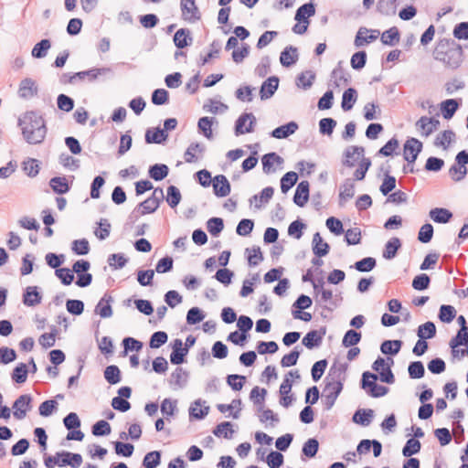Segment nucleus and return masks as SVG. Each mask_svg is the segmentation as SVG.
I'll list each match as a JSON object with an SVG mask.
<instances>
[{
	"instance_id": "obj_1",
	"label": "nucleus",
	"mask_w": 468,
	"mask_h": 468,
	"mask_svg": "<svg viewBox=\"0 0 468 468\" xmlns=\"http://www.w3.org/2000/svg\"><path fill=\"white\" fill-rule=\"evenodd\" d=\"M463 57V47L450 38L440 39L433 51L434 59L452 69H456L462 65Z\"/></svg>"
},
{
	"instance_id": "obj_2",
	"label": "nucleus",
	"mask_w": 468,
	"mask_h": 468,
	"mask_svg": "<svg viewBox=\"0 0 468 468\" xmlns=\"http://www.w3.org/2000/svg\"><path fill=\"white\" fill-rule=\"evenodd\" d=\"M25 140L31 144H40L47 134L44 118L37 112H27L18 121Z\"/></svg>"
},
{
	"instance_id": "obj_3",
	"label": "nucleus",
	"mask_w": 468,
	"mask_h": 468,
	"mask_svg": "<svg viewBox=\"0 0 468 468\" xmlns=\"http://www.w3.org/2000/svg\"><path fill=\"white\" fill-rule=\"evenodd\" d=\"M338 374L337 376L331 377V373L325 378V386L323 391V403L324 405V410H329L335 405L338 396L343 390V380L341 375L344 374L346 370V365H339L337 368Z\"/></svg>"
},
{
	"instance_id": "obj_4",
	"label": "nucleus",
	"mask_w": 468,
	"mask_h": 468,
	"mask_svg": "<svg viewBox=\"0 0 468 468\" xmlns=\"http://www.w3.org/2000/svg\"><path fill=\"white\" fill-rule=\"evenodd\" d=\"M256 118L251 112L242 113L235 122V134L237 136L244 133H250L254 131Z\"/></svg>"
},
{
	"instance_id": "obj_5",
	"label": "nucleus",
	"mask_w": 468,
	"mask_h": 468,
	"mask_svg": "<svg viewBox=\"0 0 468 468\" xmlns=\"http://www.w3.org/2000/svg\"><path fill=\"white\" fill-rule=\"evenodd\" d=\"M182 18L186 21L195 23L201 18L200 11L196 0H180Z\"/></svg>"
},
{
	"instance_id": "obj_6",
	"label": "nucleus",
	"mask_w": 468,
	"mask_h": 468,
	"mask_svg": "<svg viewBox=\"0 0 468 468\" xmlns=\"http://www.w3.org/2000/svg\"><path fill=\"white\" fill-rule=\"evenodd\" d=\"M422 150V143L416 138H410L404 144V159L413 164Z\"/></svg>"
},
{
	"instance_id": "obj_7",
	"label": "nucleus",
	"mask_w": 468,
	"mask_h": 468,
	"mask_svg": "<svg viewBox=\"0 0 468 468\" xmlns=\"http://www.w3.org/2000/svg\"><path fill=\"white\" fill-rule=\"evenodd\" d=\"M32 398L28 394L19 396L13 404L14 417L22 420L26 417L27 411L30 410Z\"/></svg>"
},
{
	"instance_id": "obj_8",
	"label": "nucleus",
	"mask_w": 468,
	"mask_h": 468,
	"mask_svg": "<svg viewBox=\"0 0 468 468\" xmlns=\"http://www.w3.org/2000/svg\"><path fill=\"white\" fill-rule=\"evenodd\" d=\"M331 85L335 88H340L341 86H346L350 81V75L343 67V62L339 61L336 67L333 69L331 73Z\"/></svg>"
},
{
	"instance_id": "obj_9",
	"label": "nucleus",
	"mask_w": 468,
	"mask_h": 468,
	"mask_svg": "<svg viewBox=\"0 0 468 468\" xmlns=\"http://www.w3.org/2000/svg\"><path fill=\"white\" fill-rule=\"evenodd\" d=\"M326 334V328L321 327L319 330H312L308 332L302 340L303 345L308 348L313 349L322 344L323 338Z\"/></svg>"
},
{
	"instance_id": "obj_10",
	"label": "nucleus",
	"mask_w": 468,
	"mask_h": 468,
	"mask_svg": "<svg viewBox=\"0 0 468 468\" xmlns=\"http://www.w3.org/2000/svg\"><path fill=\"white\" fill-rule=\"evenodd\" d=\"M378 36V30H369L366 27H360L356 35L354 44L356 48H360L375 41Z\"/></svg>"
},
{
	"instance_id": "obj_11",
	"label": "nucleus",
	"mask_w": 468,
	"mask_h": 468,
	"mask_svg": "<svg viewBox=\"0 0 468 468\" xmlns=\"http://www.w3.org/2000/svg\"><path fill=\"white\" fill-rule=\"evenodd\" d=\"M38 88L37 82L31 78H26L21 80L18 88V96L22 99H30L37 95Z\"/></svg>"
},
{
	"instance_id": "obj_12",
	"label": "nucleus",
	"mask_w": 468,
	"mask_h": 468,
	"mask_svg": "<svg viewBox=\"0 0 468 468\" xmlns=\"http://www.w3.org/2000/svg\"><path fill=\"white\" fill-rule=\"evenodd\" d=\"M213 192L218 197L229 195L231 187L228 178L224 175H218L213 178Z\"/></svg>"
},
{
	"instance_id": "obj_13",
	"label": "nucleus",
	"mask_w": 468,
	"mask_h": 468,
	"mask_svg": "<svg viewBox=\"0 0 468 468\" xmlns=\"http://www.w3.org/2000/svg\"><path fill=\"white\" fill-rule=\"evenodd\" d=\"M284 160L282 156H280L275 152L265 154L261 157L262 170L266 175L271 174L275 172L273 168L274 164L278 166H281L283 164Z\"/></svg>"
},
{
	"instance_id": "obj_14",
	"label": "nucleus",
	"mask_w": 468,
	"mask_h": 468,
	"mask_svg": "<svg viewBox=\"0 0 468 468\" xmlns=\"http://www.w3.org/2000/svg\"><path fill=\"white\" fill-rule=\"evenodd\" d=\"M279 78L276 76L269 77L264 80L260 88V96L262 101L271 98L279 87Z\"/></svg>"
},
{
	"instance_id": "obj_15",
	"label": "nucleus",
	"mask_w": 468,
	"mask_h": 468,
	"mask_svg": "<svg viewBox=\"0 0 468 468\" xmlns=\"http://www.w3.org/2000/svg\"><path fill=\"white\" fill-rule=\"evenodd\" d=\"M111 68L103 67V68H92L88 70L79 71L72 75V78H77L79 80H83L86 78L89 81L92 82L96 80L100 76L105 75L107 73H111Z\"/></svg>"
},
{
	"instance_id": "obj_16",
	"label": "nucleus",
	"mask_w": 468,
	"mask_h": 468,
	"mask_svg": "<svg viewBox=\"0 0 468 468\" xmlns=\"http://www.w3.org/2000/svg\"><path fill=\"white\" fill-rule=\"evenodd\" d=\"M310 185L306 180L301 181L295 190L293 196V202L303 207L309 199Z\"/></svg>"
},
{
	"instance_id": "obj_17",
	"label": "nucleus",
	"mask_w": 468,
	"mask_h": 468,
	"mask_svg": "<svg viewBox=\"0 0 468 468\" xmlns=\"http://www.w3.org/2000/svg\"><path fill=\"white\" fill-rule=\"evenodd\" d=\"M113 302V297L110 294H104L99 301L95 307V313L101 318H109L112 315V308L111 303Z\"/></svg>"
},
{
	"instance_id": "obj_18",
	"label": "nucleus",
	"mask_w": 468,
	"mask_h": 468,
	"mask_svg": "<svg viewBox=\"0 0 468 468\" xmlns=\"http://www.w3.org/2000/svg\"><path fill=\"white\" fill-rule=\"evenodd\" d=\"M189 374L184 368L177 367L171 374L169 383L176 388H183L186 386Z\"/></svg>"
},
{
	"instance_id": "obj_19",
	"label": "nucleus",
	"mask_w": 468,
	"mask_h": 468,
	"mask_svg": "<svg viewBox=\"0 0 468 468\" xmlns=\"http://www.w3.org/2000/svg\"><path fill=\"white\" fill-rule=\"evenodd\" d=\"M375 412L371 409H358L353 415L352 420L356 424L367 427L372 422Z\"/></svg>"
},
{
	"instance_id": "obj_20",
	"label": "nucleus",
	"mask_w": 468,
	"mask_h": 468,
	"mask_svg": "<svg viewBox=\"0 0 468 468\" xmlns=\"http://www.w3.org/2000/svg\"><path fill=\"white\" fill-rule=\"evenodd\" d=\"M315 14V6L312 2L301 5L295 13L294 19L299 23L309 25V17Z\"/></svg>"
},
{
	"instance_id": "obj_21",
	"label": "nucleus",
	"mask_w": 468,
	"mask_h": 468,
	"mask_svg": "<svg viewBox=\"0 0 468 468\" xmlns=\"http://www.w3.org/2000/svg\"><path fill=\"white\" fill-rule=\"evenodd\" d=\"M298 49L295 47H286L280 55V62L283 67H291L298 60Z\"/></svg>"
},
{
	"instance_id": "obj_22",
	"label": "nucleus",
	"mask_w": 468,
	"mask_h": 468,
	"mask_svg": "<svg viewBox=\"0 0 468 468\" xmlns=\"http://www.w3.org/2000/svg\"><path fill=\"white\" fill-rule=\"evenodd\" d=\"M42 297L37 286H28L23 294V303L27 306H35L41 303Z\"/></svg>"
},
{
	"instance_id": "obj_23",
	"label": "nucleus",
	"mask_w": 468,
	"mask_h": 468,
	"mask_svg": "<svg viewBox=\"0 0 468 468\" xmlns=\"http://www.w3.org/2000/svg\"><path fill=\"white\" fill-rule=\"evenodd\" d=\"M298 129V124L295 122H290L286 124L281 125L275 128L271 133V136L276 139H284L293 134Z\"/></svg>"
},
{
	"instance_id": "obj_24",
	"label": "nucleus",
	"mask_w": 468,
	"mask_h": 468,
	"mask_svg": "<svg viewBox=\"0 0 468 468\" xmlns=\"http://www.w3.org/2000/svg\"><path fill=\"white\" fill-rule=\"evenodd\" d=\"M365 153V148L363 146H356V145H351L348 146L345 152H344V157L345 159L342 161L343 165L346 167H353L355 165V161H352L351 159L355 156V154L357 155V157H363Z\"/></svg>"
},
{
	"instance_id": "obj_25",
	"label": "nucleus",
	"mask_w": 468,
	"mask_h": 468,
	"mask_svg": "<svg viewBox=\"0 0 468 468\" xmlns=\"http://www.w3.org/2000/svg\"><path fill=\"white\" fill-rule=\"evenodd\" d=\"M330 246L324 242L319 232L314 234L313 237V252L317 257H324L328 254Z\"/></svg>"
},
{
	"instance_id": "obj_26",
	"label": "nucleus",
	"mask_w": 468,
	"mask_h": 468,
	"mask_svg": "<svg viewBox=\"0 0 468 468\" xmlns=\"http://www.w3.org/2000/svg\"><path fill=\"white\" fill-rule=\"evenodd\" d=\"M192 37L187 28H180L174 35V43L177 48H185L192 43Z\"/></svg>"
},
{
	"instance_id": "obj_27",
	"label": "nucleus",
	"mask_w": 468,
	"mask_h": 468,
	"mask_svg": "<svg viewBox=\"0 0 468 468\" xmlns=\"http://www.w3.org/2000/svg\"><path fill=\"white\" fill-rule=\"evenodd\" d=\"M167 137L166 132L159 127L147 129L145 133V142L147 144H163Z\"/></svg>"
},
{
	"instance_id": "obj_28",
	"label": "nucleus",
	"mask_w": 468,
	"mask_h": 468,
	"mask_svg": "<svg viewBox=\"0 0 468 468\" xmlns=\"http://www.w3.org/2000/svg\"><path fill=\"white\" fill-rule=\"evenodd\" d=\"M377 11L384 16H394L397 14L396 0H378Z\"/></svg>"
},
{
	"instance_id": "obj_29",
	"label": "nucleus",
	"mask_w": 468,
	"mask_h": 468,
	"mask_svg": "<svg viewBox=\"0 0 468 468\" xmlns=\"http://www.w3.org/2000/svg\"><path fill=\"white\" fill-rule=\"evenodd\" d=\"M355 195V183L351 178H346L340 186L339 201L342 206L344 202L351 199Z\"/></svg>"
},
{
	"instance_id": "obj_30",
	"label": "nucleus",
	"mask_w": 468,
	"mask_h": 468,
	"mask_svg": "<svg viewBox=\"0 0 468 468\" xmlns=\"http://www.w3.org/2000/svg\"><path fill=\"white\" fill-rule=\"evenodd\" d=\"M401 247V241L399 238L393 237L386 243L383 250V258L392 260L397 256L398 250Z\"/></svg>"
},
{
	"instance_id": "obj_31",
	"label": "nucleus",
	"mask_w": 468,
	"mask_h": 468,
	"mask_svg": "<svg viewBox=\"0 0 468 468\" xmlns=\"http://www.w3.org/2000/svg\"><path fill=\"white\" fill-rule=\"evenodd\" d=\"M430 218L436 223H447L452 218V213L443 207H435L430 210L429 213Z\"/></svg>"
},
{
	"instance_id": "obj_32",
	"label": "nucleus",
	"mask_w": 468,
	"mask_h": 468,
	"mask_svg": "<svg viewBox=\"0 0 468 468\" xmlns=\"http://www.w3.org/2000/svg\"><path fill=\"white\" fill-rule=\"evenodd\" d=\"M459 108V103L455 99H448L441 102L440 109L442 117L446 120L452 118Z\"/></svg>"
},
{
	"instance_id": "obj_33",
	"label": "nucleus",
	"mask_w": 468,
	"mask_h": 468,
	"mask_svg": "<svg viewBox=\"0 0 468 468\" xmlns=\"http://www.w3.org/2000/svg\"><path fill=\"white\" fill-rule=\"evenodd\" d=\"M233 425L230 421H223L213 430V434L218 438L232 439L234 434Z\"/></svg>"
},
{
	"instance_id": "obj_34",
	"label": "nucleus",
	"mask_w": 468,
	"mask_h": 468,
	"mask_svg": "<svg viewBox=\"0 0 468 468\" xmlns=\"http://www.w3.org/2000/svg\"><path fill=\"white\" fill-rule=\"evenodd\" d=\"M148 174L154 181H161L168 176L169 168L165 164H155L149 167Z\"/></svg>"
},
{
	"instance_id": "obj_35",
	"label": "nucleus",
	"mask_w": 468,
	"mask_h": 468,
	"mask_svg": "<svg viewBox=\"0 0 468 468\" xmlns=\"http://www.w3.org/2000/svg\"><path fill=\"white\" fill-rule=\"evenodd\" d=\"M357 100V92L354 88L346 90L342 96L341 107L345 112L350 111Z\"/></svg>"
},
{
	"instance_id": "obj_36",
	"label": "nucleus",
	"mask_w": 468,
	"mask_h": 468,
	"mask_svg": "<svg viewBox=\"0 0 468 468\" xmlns=\"http://www.w3.org/2000/svg\"><path fill=\"white\" fill-rule=\"evenodd\" d=\"M202 401L200 399L195 400V402L189 408V416L190 418H194L196 420H203L209 412V407L205 406L203 408L197 409V407H201Z\"/></svg>"
},
{
	"instance_id": "obj_37",
	"label": "nucleus",
	"mask_w": 468,
	"mask_h": 468,
	"mask_svg": "<svg viewBox=\"0 0 468 468\" xmlns=\"http://www.w3.org/2000/svg\"><path fill=\"white\" fill-rule=\"evenodd\" d=\"M49 186L57 194H66L69 191V186L65 177L55 176L50 179Z\"/></svg>"
},
{
	"instance_id": "obj_38",
	"label": "nucleus",
	"mask_w": 468,
	"mask_h": 468,
	"mask_svg": "<svg viewBox=\"0 0 468 468\" xmlns=\"http://www.w3.org/2000/svg\"><path fill=\"white\" fill-rule=\"evenodd\" d=\"M215 121V118L213 117H201L198 120L197 122V128L199 133H203V135L207 138L211 139L213 137L212 129L211 126Z\"/></svg>"
},
{
	"instance_id": "obj_39",
	"label": "nucleus",
	"mask_w": 468,
	"mask_h": 468,
	"mask_svg": "<svg viewBox=\"0 0 468 468\" xmlns=\"http://www.w3.org/2000/svg\"><path fill=\"white\" fill-rule=\"evenodd\" d=\"M402 346L401 340H385L381 346L380 350L385 355H397Z\"/></svg>"
},
{
	"instance_id": "obj_40",
	"label": "nucleus",
	"mask_w": 468,
	"mask_h": 468,
	"mask_svg": "<svg viewBox=\"0 0 468 468\" xmlns=\"http://www.w3.org/2000/svg\"><path fill=\"white\" fill-rule=\"evenodd\" d=\"M29 370L25 363H19L11 374L12 380L17 384L26 382Z\"/></svg>"
},
{
	"instance_id": "obj_41",
	"label": "nucleus",
	"mask_w": 468,
	"mask_h": 468,
	"mask_svg": "<svg viewBox=\"0 0 468 468\" xmlns=\"http://www.w3.org/2000/svg\"><path fill=\"white\" fill-rule=\"evenodd\" d=\"M50 47L51 42L49 39H42L34 46L31 51V55L35 58H45Z\"/></svg>"
},
{
	"instance_id": "obj_42",
	"label": "nucleus",
	"mask_w": 468,
	"mask_h": 468,
	"mask_svg": "<svg viewBox=\"0 0 468 468\" xmlns=\"http://www.w3.org/2000/svg\"><path fill=\"white\" fill-rule=\"evenodd\" d=\"M468 340V331L458 330L456 335L452 337L449 343L452 355L455 356L459 354V350L456 349L459 346H463Z\"/></svg>"
},
{
	"instance_id": "obj_43",
	"label": "nucleus",
	"mask_w": 468,
	"mask_h": 468,
	"mask_svg": "<svg viewBox=\"0 0 468 468\" xmlns=\"http://www.w3.org/2000/svg\"><path fill=\"white\" fill-rule=\"evenodd\" d=\"M399 41V31L396 27L384 31L381 36V42L387 46H394Z\"/></svg>"
},
{
	"instance_id": "obj_44",
	"label": "nucleus",
	"mask_w": 468,
	"mask_h": 468,
	"mask_svg": "<svg viewBox=\"0 0 468 468\" xmlns=\"http://www.w3.org/2000/svg\"><path fill=\"white\" fill-rule=\"evenodd\" d=\"M417 335L419 338L421 339H430L434 337L436 335V326L434 323L428 321L420 324L418 328Z\"/></svg>"
},
{
	"instance_id": "obj_45",
	"label": "nucleus",
	"mask_w": 468,
	"mask_h": 468,
	"mask_svg": "<svg viewBox=\"0 0 468 468\" xmlns=\"http://www.w3.org/2000/svg\"><path fill=\"white\" fill-rule=\"evenodd\" d=\"M315 79V74L312 70H306L302 72L296 80V84L298 87L308 90L312 87L314 80Z\"/></svg>"
},
{
	"instance_id": "obj_46",
	"label": "nucleus",
	"mask_w": 468,
	"mask_h": 468,
	"mask_svg": "<svg viewBox=\"0 0 468 468\" xmlns=\"http://www.w3.org/2000/svg\"><path fill=\"white\" fill-rule=\"evenodd\" d=\"M298 175L293 171L287 172L281 178V190L282 193H287L297 182Z\"/></svg>"
},
{
	"instance_id": "obj_47",
	"label": "nucleus",
	"mask_w": 468,
	"mask_h": 468,
	"mask_svg": "<svg viewBox=\"0 0 468 468\" xmlns=\"http://www.w3.org/2000/svg\"><path fill=\"white\" fill-rule=\"evenodd\" d=\"M104 378L111 385H115L121 381V371L115 365L106 367L104 370Z\"/></svg>"
},
{
	"instance_id": "obj_48",
	"label": "nucleus",
	"mask_w": 468,
	"mask_h": 468,
	"mask_svg": "<svg viewBox=\"0 0 468 468\" xmlns=\"http://www.w3.org/2000/svg\"><path fill=\"white\" fill-rule=\"evenodd\" d=\"M456 316V310L449 304H442L440 307L438 317L442 323H451Z\"/></svg>"
},
{
	"instance_id": "obj_49",
	"label": "nucleus",
	"mask_w": 468,
	"mask_h": 468,
	"mask_svg": "<svg viewBox=\"0 0 468 468\" xmlns=\"http://www.w3.org/2000/svg\"><path fill=\"white\" fill-rule=\"evenodd\" d=\"M408 373L410 378L419 379L424 377L425 368L421 361H412L408 367Z\"/></svg>"
},
{
	"instance_id": "obj_50",
	"label": "nucleus",
	"mask_w": 468,
	"mask_h": 468,
	"mask_svg": "<svg viewBox=\"0 0 468 468\" xmlns=\"http://www.w3.org/2000/svg\"><path fill=\"white\" fill-rule=\"evenodd\" d=\"M207 231L214 237H218L224 229V222L221 218H211L207 221Z\"/></svg>"
},
{
	"instance_id": "obj_51",
	"label": "nucleus",
	"mask_w": 468,
	"mask_h": 468,
	"mask_svg": "<svg viewBox=\"0 0 468 468\" xmlns=\"http://www.w3.org/2000/svg\"><path fill=\"white\" fill-rule=\"evenodd\" d=\"M421 444L419 440L415 438H410L406 441L402 449V454L405 457H411L412 455L418 453L420 451Z\"/></svg>"
},
{
	"instance_id": "obj_52",
	"label": "nucleus",
	"mask_w": 468,
	"mask_h": 468,
	"mask_svg": "<svg viewBox=\"0 0 468 468\" xmlns=\"http://www.w3.org/2000/svg\"><path fill=\"white\" fill-rule=\"evenodd\" d=\"M377 265V261L373 257H366L355 262L354 268L360 272H368Z\"/></svg>"
},
{
	"instance_id": "obj_53",
	"label": "nucleus",
	"mask_w": 468,
	"mask_h": 468,
	"mask_svg": "<svg viewBox=\"0 0 468 468\" xmlns=\"http://www.w3.org/2000/svg\"><path fill=\"white\" fill-rule=\"evenodd\" d=\"M166 202L171 207H176L181 201L182 196L175 186H169L166 189Z\"/></svg>"
},
{
	"instance_id": "obj_54",
	"label": "nucleus",
	"mask_w": 468,
	"mask_h": 468,
	"mask_svg": "<svg viewBox=\"0 0 468 468\" xmlns=\"http://www.w3.org/2000/svg\"><path fill=\"white\" fill-rule=\"evenodd\" d=\"M361 337V333L356 332L354 329H349L348 331L346 332L343 337L342 345L345 347L355 346L360 342Z\"/></svg>"
},
{
	"instance_id": "obj_55",
	"label": "nucleus",
	"mask_w": 468,
	"mask_h": 468,
	"mask_svg": "<svg viewBox=\"0 0 468 468\" xmlns=\"http://www.w3.org/2000/svg\"><path fill=\"white\" fill-rule=\"evenodd\" d=\"M318 449V441L315 438H311L304 442L302 448V452L308 458H314L316 455Z\"/></svg>"
},
{
	"instance_id": "obj_56",
	"label": "nucleus",
	"mask_w": 468,
	"mask_h": 468,
	"mask_svg": "<svg viewBox=\"0 0 468 468\" xmlns=\"http://www.w3.org/2000/svg\"><path fill=\"white\" fill-rule=\"evenodd\" d=\"M161 463V452L153 451L145 454L143 460V465L145 468H156Z\"/></svg>"
},
{
	"instance_id": "obj_57",
	"label": "nucleus",
	"mask_w": 468,
	"mask_h": 468,
	"mask_svg": "<svg viewBox=\"0 0 468 468\" xmlns=\"http://www.w3.org/2000/svg\"><path fill=\"white\" fill-rule=\"evenodd\" d=\"M160 204H158L154 199L148 197L138 205L137 209L141 215H145L154 213L157 210Z\"/></svg>"
},
{
	"instance_id": "obj_58",
	"label": "nucleus",
	"mask_w": 468,
	"mask_h": 468,
	"mask_svg": "<svg viewBox=\"0 0 468 468\" xmlns=\"http://www.w3.org/2000/svg\"><path fill=\"white\" fill-rule=\"evenodd\" d=\"M246 252H248V263L250 267H255L263 261V255L260 247L246 249Z\"/></svg>"
},
{
	"instance_id": "obj_59",
	"label": "nucleus",
	"mask_w": 468,
	"mask_h": 468,
	"mask_svg": "<svg viewBox=\"0 0 468 468\" xmlns=\"http://www.w3.org/2000/svg\"><path fill=\"white\" fill-rule=\"evenodd\" d=\"M449 175L452 179L455 182H459L463 180L467 175V168L460 165L459 163H454L449 169Z\"/></svg>"
},
{
	"instance_id": "obj_60",
	"label": "nucleus",
	"mask_w": 468,
	"mask_h": 468,
	"mask_svg": "<svg viewBox=\"0 0 468 468\" xmlns=\"http://www.w3.org/2000/svg\"><path fill=\"white\" fill-rule=\"evenodd\" d=\"M454 137L455 133L452 130L443 131L437 135L434 144L436 146H442L444 149H446Z\"/></svg>"
},
{
	"instance_id": "obj_61",
	"label": "nucleus",
	"mask_w": 468,
	"mask_h": 468,
	"mask_svg": "<svg viewBox=\"0 0 468 468\" xmlns=\"http://www.w3.org/2000/svg\"><path fill=\"white\" fill-rule=\"evenodd\" d=\"M246 381V377L238 374H231L227 377L228 385L235 391H239Z\"/></svg>"
},
{
	"instance_id": "obj_62",
	"label": "nucleus",
	"mask_w": 468,
	"mask_h": 468,
	"mask_svg": "<svg viewBox=\"0 0 468 468\" xmlns=\"http://www.w3.org/2000/svg\"><path fill=\"white\" fill-rule=\"evenodd\" d=\"M91 432L97 437L109 435L111 433V425L106 420H99L92 426Z\"/></svg>"
},
{
	"instance_id": "obj_63",
	"label": "nucleus",
	"mask_w": 468,
	"mask_h": 468,
	"mask_svg": "<svg viewBox=\"0 0 468 468\" xmlns=\"http://www.w3.org/2000/svg\"><path fill=\"white\" fill-rule=\"evenodd\" d=\"M431 283V278L426 273H421L414 277L412 281V287L417 291L426 290Z\"/></svg>"
},
{
	"instance_id": "obj_64",
	"label": "nucleus",
	"mask_w": 468,
	"mask_h": 468,
	"mask_svg": "<svg viewBox=\"0 0 468 468\" xmlns=\"http://www.w3.org/2000/svg\"><path fill=\"white\" fill-rule=\"evenodd\" d=\"M452 35L458 40H468V22L456 24L453 27Z\"/></svg>"
}]
</instances>
